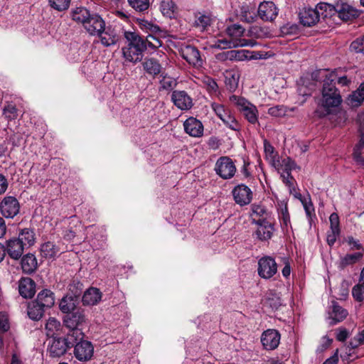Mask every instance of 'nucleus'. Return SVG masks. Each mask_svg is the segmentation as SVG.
<instances>
[{
    "label": "nucleus",
    "mask_w": 364,
    "mask_h": 364,
    "mask_svg": "<svg viewBox=\"0 0 364 364\" xmlns=\"http://www.w3.org/2000/svg\"><path fill=\"white\" fill-rule=\"evenodd\" d=\"M72 19L82 25L91 36H96L105 26V21L97 13L90 11L85 7H77L71 11Z\"/></svg>",
    "instance_id": "nucleus-1"
},
{
    "label": "nucleus",
    "mask_w": 364,
    "mask_h": 364,
    "mask_svg": "<svg viewBox=\"0 0 364 364\" xmlns=\"http://www.w3.org/2000/svg\"><path fill=\"white\" fill-rule=\"evenodd\" d=\"M336 80V73L332 71L326 76L322 87L320 104L328 114L332 113L342 102L340 91L335 85Z\"/></svg>",
    "instance_id": "nucleus-2"
},
{
    "label": "nucleus",
    "mask_w": 364,
    "mask_h": 364,
    "mask_svg": "<svg viewBox=\"0 0 364 364\" xmlns=\"http://www.w3.org/2000/svg\"><path fill=\"white\" fill-rule=\"evenodd\" d=\"M124 38L128 44L122 48L123 58L126 61L134 64L141 61L143 53L146 50L144 40L137 33L131 31H125Z\"/></svg>",
    "instance_id": "nucleus-3"
},
{
    "label": "nucleus",
    "mask_w": 364,
    "mask_h": 364,
    "mask_svg": "<svg viewBox=\"0 0 364 364\" xmlns=\"http://www.w3.org/2000/svg\"><path fill=\"white\" fill-rule=\"evenodd\" d=\"M85 323L86 318L83 310L77 309L72 313L66 314L63 318V323L69 329L68 338L75 341L82 339L84 333L82 326Z\"/></svg>",
    "instance_id": "nucleus-4"
},
{
    "label": "nucleus",
    "mask_w": 364,
    "mask_h": 364,
    "mask_svg": "<svg viewBox=\"0 0 364 364\" xmlns=\"http://www.w3.org/2000/svg\"><path fill=\"white\" fill-rule=\"evenodd\" d=\"M245 32V28L239 24H232L226 28L227 34L231 37L232 41H218V47H221V44H223V48H231L237 46H250L254 47L257 42L252 39H241Z\"/></svg>",
    "instance_id": "nucleus-5"
},
{
    "label": "nucleus",
    "mask_w": 364,
    "mask_h": 364,
    "mask_svg": "<svg viewBox=\"0 0 364 364\" xmlns=\"http://www.w3.org/2000/svg\"><path fill=\"white\" fill-rule=\"evenodd\" d=\"M229 100L237 107L249 123L252 124L258 123L259 112L255 105L245 98L235 95L230 96Z\"/></svg>",
    "instance_id": "nucleus-6"
},
{
    "label": "nucleus",
    "mask_w": 364,
    "mask_h": 364,
    "mask_svg": "<svg viewBox=\"0 0 364 364\" xmlns=\"http://www.w3.org/2000/svg\"><path fill=\"white\" fill-rule=\"evenodd\" d=\"M258 275L264 279L272 278L277 273V264L274 258L264 256L258 260Z\"/></svg>",
    "instance_id": "nucleus-7"
},
{
    "label": "nucleus",
    "mask_w": 364,
    "mask_h": 364,
    "mask_svg": "<svg viewBox=\"0 0 364 364\" xmlns=\"http://www.w3.org/2000/svg\"><path fill=\"white\" fill-rule=\"evenodd\" d=\"M211 106L216 115L227 127L232 130L240 131V125L230 109H226L224 105L218 103H213Z\"/></svg>",
    "instance_id": "nucleus-8"
},
{
    "label": "nucleus",
    "mask_w": 364,
    "mask_h": 364,
    "mask_svg": "<svg viewBox=\"0 0 364 364\" xmlns=\"http://www.w3.org/2000/svg\"><path fill=\"white\" fill-rule=\"evenodd\" d=\"M77 341L69 338H54L48 348L49 355L53 358H59L63 355L67 350L74 346Z\"/></svg>",
    "instance_id": "nucleus-9"
},
{
    "label": "nucleus",
    "mask_w": 364,
    "mask_h": 364,
    "mask_svg": "<svg viewBox=\"0 0 364 364\" xmlns=\"http://www.w3.org/2000/svg\"><path fill=\"white\" fill-rule=\"evenodd\" d=\"M179 52L182 58L191 65L195 68L202 67L203 61L200 51L196 47L191 45H183L181 46Z\"/></svg>",
    "instance_id": "nucleus-10"
},
{
    "label": "nucleus",
    "mask_w": 364,
    "mask_h": 364,
    "mask_svg": "<svg viewBox=\"0 0 364 364\" xmlns=\"http://www.w3.org/2000/svg\"><path fill=\"white\" fill-rule=\"evenodd\" d=\"M215 171L223 179H229L234 176L236 167L229 157H220L215 164Z\"/></svg>",
    "instance_id": "nucleus-11"
},
{
    "label": "nucleus",
    "mask_w": 364,
    "mask_h": 364,
    "mask_svg": "<svg viewBox=\"0 0 364 364\" xmlns=\"http://www.w3.org/2000/svg\"><path fill=\"white\" fill-rule=\"evenodd\" d=\"M20 210V204L14 196H6L0 203V211L6 218H14Z\"/></svg>",
    "instance_id": "nucleus-12"
},
{
    "label": "nucleus",
    "mask_w": 364,
    "mask_h": 364,
    "mask_svg": "<svg viewBox=\"0 0 364 364\" xmlns=\"http://www.w3.org/2000/svg\"><path fill=\"white\" fill-rule=\"evenodd\" d=\"M94 348L88 341L78 340L74 348V355L80 361L90 360L93 355Z\"/></svg>",
    "instance_id": "nucleus-13"
},
{
    "label": "nucleus",
    "mask_w": 364,
    "mask_h": 364,
    "mask_svg": "<svg viewBox=\"0 0 364 364\" xmlns=\"http://www.w3.org/2000/svg\"><path fill=\"white\" fill-rule=\"evenodd\" d=\"M358 122L360 124V132L361 139L359 143L356 145L353 151V159L357 165L360 167H364V113H360L358 115Z\"/></svg>",
    "instance_id": "nucleus-14"
},
{
    "label": "nucleus",
    "mask_w": 364,
    "mask_h": 364,
    "mask_svg": "<svg viewBox=\"0 0 364 364\" xmlns=\"http://www.w3.org/2000/svg\"><path fill=\"white\" fill-rule=\"evenodd\" d=\"M260 339L264 349L273 350L279 346L281 335L276 329H267L262 333Z\"/></svg>",
    "instance_id": "nucleus-15"
},
{
    "label": "nucleus",
    "mask_w": 364,
    "mask_h": 364,
    "mask_svg": "<svg viewBox=\"0 0 364 364\" xmlns=\"http://www.w3.org/2000/svg\"><path fill=\"white\" fill-rule=\"evenodd\" d=\"M235 203L241 206L249 204L252 199L251 189L245 184L236 186L232 191Z\"/></svg>",
    "instance_id": "nucleus-16"
},
{
    "label": "nucleus",
    "mask_w": 364,
    "mask_h": 364,
    "mask_svg": "<svg viewBox=\"0 0 364 364\" xmlns=\"http://www.w3.org/2000/svg\"><path fill=\"white\" fill-rule=\"evenodd\" d=\"M278 11L272 1H264L259 5L257 16L264 21H272L277 16Z\"/></svg>",
    "instance_id": "nucleus-17"
},
{
    "label": "nucleus",
    "mask_w": 364,
    "mask_h": 364,
    "mask_svg": "<svg viewBox=\"0 0 364 364\" xmlns=\"http://www.w3.org/2000/svg\"><path fill=\"white\" fill-rule=\"evenodd\" d=\"M257 228L255 231L256 237L260 241H267L270 240L275 231L274 222L270 219L263 220L259 223H256Z\"/></svg>",
    "instance_id": "nucleus-18"
},
{
    "label": "nucleus",
    "mask_w": 364,
    "mask_h": 364,
    "mask_svg": "<svg viewBox=\"0 0 364 364\" xmlns=\"http://www.w3.org/2000/svg\"><path fill=\"white\" fill-rule=\"evenodd\" d=\"M100 38V43L105 47H109L116 45L120 36L117 31L111 26H105L102 31L98 32L96 35Z\"/></svg>",
    "instance_id": "nucleus-19"
},
{
    "label": "nucleus",
    "mask_w": 364,
    "mask_h": 364,
    "mask_svg": "<svg viewBox=\"0 0 364 364\" xmlns=\"http://www.w3.org/2000/svg\"><path fill=\"white\" fill-rule=\"evenodd\" d=\"M171 100L173 104L181 110L190 109L193 105L192 98L185 91H173Z\"/></svg>",
    "instance_id": "nucleus-20"
},
{
    "label": "nucleus",
    "mask_w": 364,
    "mask_h": 364,
    "mask_svg": "<svg viewBox=\"0 0 364 364\" xmlns=\"http://www.w3.org/2000/svg\"><path fill=\"white\" fill-rule=\"evenodd\" d=\"M299 16L300 23L303 26L311 27L318 21L320 12L315 9L304 8L300 11Z\"/></svg>",
    "instance_id": "nucleus-21"
},
{
    "label": "nucleus",
    "mask_w": 364,
    "mask_h": 364,
    "mask_svg": "<svg viewBox=\"0 0 364 364\" xmlns=\"http://www.w3.org/2000/svg\"><path fill=\"white\" fill-rule=\"evenodd\" d=\"M4 247L6 254L14 260H18L21 257L25 249L16 237L6 240Z\"/></svg>",
    "instance_id": "nucleus-22"
},
{
    "label": "nucleus",
    "mask_w": 364,
    "mask_h": 364,
    "mask_svg": "<svg viewBox=\"0 0 364 364\" xmlns=\"http://www.w3.org/2000/svg\"><path fill=\"white\" fill-rule=\"evenodd\" d=\"M185 132L193 137H200L203 134L202 122L195 117L188 118L183 123Z\"/></svg>",
    "instance_id": "nucleus-23"
},
{
    "label": "nucleus",
    "mask_w": 364,
    "mask_h": 364,
    "mask_svg": "<svg viewBox=\"0 0 364 364\" xmlns=\"http://www.w3.org/2000/svg\"><path fill=\"white\" fill-rule=\"evenodd\" d=\"M250 217L253 224L272 219L271 213L264 206L257 204L251 205Z\"/></svg>",
    "instance_id": "nucleus-24"
},
{
    "label": "nucleus",
    "mask_w": 364,
    "mask_h": 364,
    "mask_svg": "<svg viewBox=\"0 0 364 364\" xmlns=\"http://www.w3.org/2000/svg\"><path fill=\"white\" fill-rule=\"evenodd\" d=\"M18 291L23 298H32L36 293V283L29 277H23L18 282Z\"/></svg>",
    "instance_id": "nucleus-25"
},
{
    "label": "nucleus",
    "mask_w": 364,
    "mask_h": 364,
    "mask_svg": "<svg viewBox=\"0 0 364 364\" xmlns=\"http://www.w3.org/2000/svg\"><path fill=\"white\" fill-rule=\"evenodd\" d=\"M335 12L338 13V17L345 21H350L359 16L358 10L347 4L337 5Z\"/></svg>",
    "instance_id": "nucleus-26"
},
{
    "label": "nucleus",
    "mask_w": 364,
    "mask_h": 364,
    "mask_svg": "<svg viewBox=\"0 0 364 364\" xmlns=\"http://www.w3.org/2000/svg\"><path fill=\"white\" fill-rule=\"evenodd\" d=\"M21 266L23 273L31 274L36 272L38 267V262L36 256L28 253L23 256Z\"/></svg>",
    "instance_id": "nucleus-27"
},
{
    "label": "nucleus",
    "mask_w": 364,
    "mask_h": 364,
    "mask_svg": "<svg viewBox=\"0 0 364 364\" xmlns=\"http://www.w3.org/2000/svg\"><path fill=\"white\" fill-rule=\"evenodd\" d=\"M41 255L46 259H54L60 254V248L53 242H46L41 245Z\"/></svg>",
    "instance_id": "nucleus-28"
},
{
    "label": "nucleus",
    "mask_w": 364,
    "mask_h": 364,
    "mask_svg": "<svg viewBox=\"0 0 364 364\" xmlns=\"http://www.w3.org/2000/svg\"><path fill=\"white\" fill-rule=\"evenodd\" d=\"M363 253L360 252H354L352 254H346L341 257L338 262V267L340 269H344L348 266H352L360 260L362 259Z\"/></svg>",
    "instance_id": "nucleus-29"
},
{
    "label": "nucleus",
    "mask_w": 364,
    "mask_h": 364,
    "mask_svg": "<svg viewBox=\"0 0 364 364\" xmlns=\"http://www.w3.org/2000/svg\"><path fill=\"white\" fill-rule=\"evenodd\" d=\"M17 239L25 248L30 247L36 242L34 230L30 228H23L19 231Z\"/></svg>",
    "instance_id": "nucleus-30"
},
{
    "label": "nucleus",
    "mask_w": 364,
    "mask_h": 364,
    "mask_svg": "<svg viewBox=\"0 0 364 364\" xmlns=\"http://www.w3.org/2000/svg\"><path fill=\"white\" fill-rule=\"evenodd\" d=\"M142 65L146 73L154 77L159 75L162 68L159 60L154 58H145Z\"/></svg>",
    "instance_id": "nucleus-31"
},
{
    "label": "nucleus",
    "mask_w": 364,
    "mask_h": 364,
    "mask_svg": "<svg viewBox=\"0 0 364 364\" xmlns=\"http://www.w3.org/2000/svg\"><path fill=\"white\" fill-rule=\"evenodd\" d=\"M101 299V292L97 288H90L83 294L82 301L84 305L97 304Z\"/></svg>",
    "instance_id": "nucleus-32"
},
{
    "label": "nucleus",
    "mask_w": 364,
    "mask_h": 364,
    "mask_svg": "<svg viewBox=\"0 0 364 364\" xmlns=\"http://www.w3.org/2000/svg\"><path fill=\"white\" fill-rule=\"evenodd\" d=\"M35 301L44 308H50L55 304L54 294L49 289H43L38 293Z\"/></svg>",
    "instance_id": "nucleus-33"
},
{
    "label": "nucleus",
    "mask_w": 364,
    "mask_h": 364,
    "mask_svg": "<svg viewBox=\"0 0 364 364\" xmlns=\"http://www.w3.org/2000/svg\"><path fill=\"white\" fill-rule=\"evenodd\" d=\"M45 308L36 301H32L28 306V315L34 321L40 320L44 314Z\"/></svg>",
    "instance_id": "nucleus-34"
},
{
    "label": "nucleus",
    "mask_w": 364,
    "mask_h": 364,
    "mask_svg": "<svg viewBox=\"0 0 364 364\" xmlns=\"http://www.w3.org/2000/svg\"><path fill=\"white\" fill-rule=\"evenodd\" d=\"M364 100V82L348 97V104L351 107H358Z\"/></svg>",
    "instance_id": "nucleus-35"
},
{
    "label": "nucleus",
    "mask_w": 364,
    "mask_h": 364,
    "mask_svg": "<svg viewBox=\"0 0 364 364\" xmlns=\"http://www.w3.org/2000/svg\"><path fill=\"white\" fill-rule=\"evenodd\" d=\"M240 17L241 21L250 23L255 22L257 16L256 15L253 7L245 4L240 7Z\"/></svg>",
    "instance_id": "nucleus-36"
},
{
    "label": "nucleus",
    "mask_w": 364,
    "mask_h": 364,
    "mask_svg": "<svg viewBox=\"0 0 364 364\" xmlns=\"http://www.w3.org/2000/svg\"><path fill=\"white\" fill-rule=\"evenodd\" d=\"M160 10L164 16L173 18L177 11V6L172 0H163L160 4Z\"/></svg>",
    "instance_id": "nucleus-37"
},
{
    "label": "nucleus",
    "mask_w": 364,
    "mask_h": 364,
    "mask_svg": "<svg viewBox=\"0 0 364 364\" xmlns=\"http://www.w3.org/2000/svg\"><path fill=\"white\" fill-rule=\"evenodd\" d=\"M225 83L228 90L233 92L238 86L240 75L235 71L226 72L225 75Z\"/></svg>",
    "instance_id": "nucleus-38"
},
{
    "label": "nucleus",
    "mask_w": 364,
    "mask_h": 364,
    "mask_svg": "<svg viewBox=\"0 0 364 364\" xmlns=\"http://www.w3.org/2000/svg\"><path fill=\"white\" fill-rule=\"evenodd\" d=\"M45 328L47 336L53 337L60 331L61 323L55 318L50 317L46 321Z\"/></svg>",
    "instance_id": "nucleus-39"
},
{
    "label": "nucleus",
    "mask_w": 364,
    "mask_h": 364,
    "mask_svg": "<svg viewBox=\"0 0 364 364\" xmlns=\"http://www.w3.org/2000/svg\"><path fill=\"white\" fill-rule=\"evenodd\" d=\"M228 55L230 60L242 61L253 58L252 53L247 50H231Z\"/></svg>",
    "instance_id": "nucleus-40"
},
{
    "label": "nucleus",
    "mask_w": 364,
    "mask_h": 364,
    "mask_svg": "<svg viewBox=\"0 0 364 364\" xmlns=\"http://www.w3.org/2000/svg\"><path fill=\"white\" fill-rule=\"evenodd\" d=\"M59 308L63 313H72L75 309V300L72 296H64L60 302Z\"/></svg>",
    "instance_id": "nucleus-41"
},
{
    "label": "nucleus",
    "mask_w": 364,
    "mask_h": 364,
    "mask_svg": "<svg viewBox=\"0 0 364 364\" xmlns=\"http://www.w3.org/2000/svg\"><path fill=\"white\" fill-rule=\"evenodd\" d=\"M347 315L348 312L346 309L337 304H333L331 317L334 322H331V324H336L338 322H341L347 316Z\"/></svg>",
    "instance_id": "nucleus-42"
},
{
    "label": "nucleus",
    "mask_w": 364,
    "mask_h": 364,
    "mask_svg": "<svg viewBox=\"0 0 364 364\" xmlns=\"http://www.w3.org/2000/svg\"><path fill=\"white\" fill-rule=\"evenodd\" d=\"M278 215L281 221L282 228L283 229L287 228V227L290 224V215L288 211L287 204H282L280 205V208L278 210Z\"/></svg>",
    "instance_id": "nucleus-43"
},
{
    "label": "nucleus",
    "mask_w": 364,
    "mask_h": 364,
    "mask_svg": "<svg viewBox=\"0 0 364 364\" xmlns=\"http://www.w3.org/2000/svg\"><path fill=\"white\" fill-rule=\"evenodd\" d=\"M3 114L9 121L16 119L18 116V109L15 105L8 103L3 109Z\"/></svg>",
    "instance_id": "nucleus-44"
},
{
    "label": "nucleus",
    "mask_w": 364,
    "mask_h": 364,
    "mask_svg": "<svg viewBox=\"0 0 364 364\" xmlns=\"http://www.w3.org/2000/svg\"><path fill=\"white\" fill-rule=\"evenodd\" d=\"M160 34H149L146 40H144L146 43V46H148L149 47L151 48H158L161 47L163 44L162 41L161 40V35Z\"/></svg>",
    "instance_id": "nucleus-45"
},
{
    "label": "nucleus",
    "mask_w": 364,
    "mask_h": 364,
    "mask_svg": "<svg viewBox=\"0 0 364 364\" xmlns=\"http://www.w3.org/2000/svg\"><path fill=\"white\" fill-rule=\"evenodd\" d=\"M129 6L136 11L144 12L149 7V0H127Z\"/></svg>",
    "instance_id": "nucleus-46"
},
{
    "label": "nucleus",
    "mask_w": 364,
    "mask_h": 364,
    "mask_svg": "<svg viewBox=\"0 0 364 364\" xmlns=\"http://www.w3.org/2000/svg\"><path fill=\"white\" fill-rule=\"evenodd\" d=\"M177 85L176 80L169 76H164L160 80V90H171Z\"/></svg>",
    "instance_id": "nucleus-47"
},
{
    "label": "nucleus",
    "mask_w": 364,
    "mask_h": 364,
    "mask_svg": "<svg viewBox=\"0 0 364 364\" xmlns=\"http://www.w3.org/2000/svg\"><path fill=\"white\" fill-rule=\"evenodd\" d=\"M141 26L142 28L145 29L146 32L150 33L149 34H160L162 33V30L161 28L151 22H149L148 21H143L141 23Z\"/></svg>",
    "instance_id": "nucleus-48"
},
{
    "label": "nucleus",
    "mask_w": 364,
    "mask_h": 364,
    "mask_svg": "<svg viewBox=\"0 0 364 364\" xmlns=\"http://www.w3.org/2000/svg\"><path fill=\"white\" fill-rule=\"evenodd\" d=\"M70 0H49V4L54 9L61 11L68 9Z\"/></svg>",
    "instance_id": "nucleus-49"
},
{
    "label": "nucleus",
    "mask_w": 364,
    "mask_h": 364,
    "mask_svg": "<svg viewBox=\"0 0 364 364\" xmlns=\"http://www.w3.org/2000/svg\"><path fill=\"white\" fill-rule=\"evenodd\" d=\"M362 284H357L352 289V294L353 298L358 301L364 300V283L361 282Z\"/></svg>",
    "instance_id": "nucleus-50"
},
{
    "label": "nucleus",
    "mask_w": 364,
    "mask_h": 364,
    "mask_svg": "<svg viewBox=\"0 0 364 364\" xmlns=\"http://www.w3.org/2000/svg\"><path fill=\"white\" fill-rule=\"evenodd\" d=\"M287 109L283 105H276L269 108L268 114L272 117H281L286 114Z\"/></svg>",
    "instance_id": "nucleus-51"
},
{
    "label": "nucleus",
    "mask_w": 364,
    "mask_h": 364,
    "mask_svg": "<svg viewBox=\"0 0 364 364\" xmlns=\"http://www.w3.org/2000/svg\"><path fill=\"white\" fill-rule=\"evenodd\" d=\"M315 9H317L318 11V9L321 10L322 12L320 15L326 17L328 14H331L332 11H335L336 7L330 4L320 3L316 6Z\"/></svg>",
    "instance_id": "nucleus-52"
},
{
    "label": "nucleus",
    "mask_w": 364,
    "mask_h": 364,
    "mask_svg": "<svg viewBox=\"0 0 364 364\" xmlns=\"http://www.w3.org/2000/svg\"><path fill=\"white\" fill-rule=\"evenodd\" d=\"M350 50L355 53H361L364 54V36L358 38L350 44Z\"/></svg>",
    "instance_id": "nucleus-53"
},
{
    "label": "nucleus",
    "mask_w": 364,
    "mask_h": 364,
    "mask_svg": "<svg viewBox=\"0 0 364 364\" xmlns=\"http://www.w3.org/2000/svg\"><path fill=\"white\" fill-rule=\"evenodd\" d=\"M211 23V18L208 15H200L195 21V24L198 27H200L203 30L205 29Z\"/></svg>",
    "instance_id": "nucleus-54"
},
{
    "label": "nucleus",
    "mask_w": 364,
    "mask_h": 364,
    "mask_svg": "<svg viewBox=\"0 0 364 364\" xmlns=\"http://www.w3.org/2000/svg\"><path fill=\"white\" fill-rule=\"evenodd\" d=\"M346 242L349 246L350 250H363L362 244L358 240L355 239L352 236H348L346 239Z\"/></svg>",
    "instance_id": "nucleus-55"
},
{
    "label": "nucleus",
    "mask_w": 364,
    "mask_h": 364,
    "mask_svg": "<svg viewBox=\"0 0 364 364\" xmlns=\"http://www.w3.org/2000/svg\"><path fill=\"white\" fill-rule=\"evenodd\" d=\"M9 329L8 314L6 312H0V333H4Z\"/></svg>",
    "instance_id": "nucleus-56"
},
{
    "label": "nucleus",
    "mask_w": 364,
    "mask_h": 364,
    "mask_svg": "<svg viewBox=\"0 0 364 364\" xmlns=\"http://www.w3.org/2000/svg\"><path fill=\"white\" fill-rule=\"evenodd\" d=\"M340 230H331L327 233L326 241L330 246H333L338 237L339 236Z\"/></svg>",
    "instance_id": "nucleus-57"
},
{
    "label": "nucleus",
    "mask_w": 364,
    "mask_h": 364,
    "mask_svg": "<svg viewBox=\"0 0 364 364\" xmlns=\"http://www.w3.org/2000/svg\"><path fill=\"white\" fill-rule=\"evenodd\" d=\"M329 220L331 230H340V221L337 213H333L329 217Z\"/></svg>",
    "instance_id": "nucleus-58"
},
{
    "label": "nucleus",
    "mask_w": 364,
    "mask_h": 364,
    "mask_svg": "<svg viewBox=\"0 0 364 364\" xmlns=\"http://www.w3.org/2000/svg\"><path fill=\"white\" fill-rule=\"evenodd\" d=\"M281 177L282 178L283 183L286 184L289 187V188L291 190V188H294V179L291 175V173L289 172H284Z\"/></svg>",
    "instance_id": "nucleus-59"
},
{
    "label": "nucleus",
    "mask_w": 364,
    "mask_h": 364,
    "mask_svg": "<svg viewBox=\"0 0 364 364\" xmlns=\"http://www.w3.org/2000/svg\"><path fill=\"white\" fill-rule=\"evenodd\" d=\"M264 149L267 158L273 159L274 157V148L267 140L264 141Z\"/></svg>",
    "instance_id": "nucleus-60"
},
{
    "label": "nucleus",
    "mask_w": 364,
    "mask_h": 364,
    "mask_svg": "<svg viewBox=\"0 0 364 364\" xmlns=\"http://www.w3.org/2000/svg\"><path fill=\"white\" fill-rule=\"evenodd\" d=\"M203 83L207 85L208 89L210 91H216L218 89V85L216 82L210 77H205Z\"/></svg>",
    "instance_id": "nucleus-61"
},
{
    "label": "nucleus",
    "mask_w": 364,
    "mask_h": 364,
    "mask_svg": "<svg viewBox=\"0 0 364 364\" xmlns=\"http://www.w3.org/2000/svg\"><path fill=\"white\" fill-rule=\"evenodd\" d=\"M283 165L284 166V172L291 173V171L296 168V164L291 159L287 158L282 161Z\"/></svg>",
    "instance_id": "nucleus-62"
},
{
    "label": "nucleus",
    "mask_w": 364,
    "mask_h": 364,
    "mask_svg": "<svg viewBox=\"0 0 364 364\" xmlns=\"http://www.w3.org/2000/svg\"><path fill=\"white\" fill-rule=\"evenodd\" d=\"M298 28L296 25L286 24L282 28V32L284 34H291L296 33Z\"/></svg>",
    "instance_id": "nucleus-63"
},
{
    "label": "nucleus",
    "mask_w": 364,
    "mask_h": 364,
    "mask_svg": "<svg viewBox=\"0 0 364 364\" xmlns=\"http://www.w3.org/2000/svg\"><path fill=\"white\" fill-rule=\"evenodd\" d=\"M338 349H336L333 355L329 358L326 359L323 364H338Z\"/></svg>",
    "instance_id": "nucleus-64"
}]
</instances>
